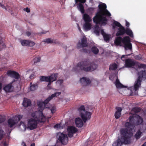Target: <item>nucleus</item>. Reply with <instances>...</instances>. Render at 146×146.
<instances>
[{
	"label": "nucleus",
	"instance_id": "nucleus-14",
	"mask_svg": "<svg viewBox=\"0 0 146 146\" xmlns=\"http://www.w3.org/2000/svg\"><path fill=\"white\" fill-rule=\"evenodd\" d=\"M143 126H144V125H141L140 127V129L137 130L134 136L136 139H139L141 136L142 133L145 132L146 130L145 127H143Z\"/></svg>",
	"mask_w": 146,
	"mask_h": 146
},
{
	"label": "nucleus",
	"instance_id": "nucleus-43",
	"mask_svg": "<svg viewBox=\"0 0 146 146\" xmlns=\"http://www.w3.org/2000/svg\"><path fill=\"white\" fill-rule=\"evenodd\" d=\"M130 54L128 55H123L121 57V59L123 61H124L125 60V61H126V60L127 59V56L129 55Z\"/></svg>",
	"mask_w": 146,
	"mask_h": 146
},
{
	"label": "nucleus",
	"instance_id": "nucleus-37",
	"mask_svg": "<svg viewBox=\"0 0 146 146\" xmlns=\"http://www.w3.org/2000/svg\"><path fill=\"white\" fill-rule=\"evenodd\" d=\"M92 50L93 52L95 54H97L99 52L98 49L96 47H93Z\"/></svg>",
	"mask_w": 146,
	"mask_h": 146
},
{
	"label": "nucleus",
	"instance_id": "nucleus-61",
	"mask_svg": "<svg viewBox=\"0 0 146 146\" xmlns=\"http://www.w3.org/2000/svg\"><path fill=\"white\" fill-rule=\"evenodd\" d=\"M90 9H92V10H93V9H93V8H90Z\"/></svg>",
	"mask_w": 146,
	"mask_h": 146
},
{
	"label": "nucleus",
	"instance_id": "nucleus-30",
	"mask_svg": "<svg viewBox=\"0 0 146 146\" xmlns=\"http://www.w3.org/2000/svg\"><path fill=\"white\" fill-rule=\"evenodd\" d=\"M125 33L127 35H129L131 37L133 36L132 31L129 28H127L125 29Z\"/></svg>",
	"mask_w": 146,
	"mask_h": 146
},
{
	"label": "nucleus",
	"instance_id": "nucleus-34",
	"mask_svg": "<svg viewBox=\"0 0 146 146\" xmlns=\"http://www.w3.org/2000/svg\"><path fill=\"white\" fill-rule=\"evenodd\" d=\"M117 68V65L116 64L114 63L113 64H111L110 67V70H115Z\"/></svg>",
	"mask_w": 146,
	"mask_h": 146
},
{
	"label": "nucleus",
	"instance_id": "nucleus-48",
	"mask_svg": "<svg viewBox=\"0 0 146 146\" xmlns=\"http://www.w3.org/2000/svg\"><path fill=\"white\" fill-rule=\"evenodd\" d=\"M24 10L26 11L27 13H29L30 12V9L28 7L24 9Z\"/></svg>",
	"mask_w": 146,
	"mask_h": 146
},
{
	"label": "nucleus",
	"instance_id": "nucleus-53",
	"mask_svg": "<svg viewBox=\"0 0 146 146\" xmlns=\"http://www.w3.org/2000/svg\"><path fill=\"white\" fill-rule=\"evenodd\" d=\"M3 145L4 146H8V144L6 142H5L3 143Z\"/></svg>",
	"mask_w": 146,
	"mask_h": 146
},
{
	"label": "nucleus",
	"instance_id": "nucleus-32",
	"mask_svg": "<svg viewBox=\"0 0 146 146\" xmlns=\"http://www.w3.org/2000/svg\"><path fill=\"white\" fill-rule=\"evenodd\" d=\"M64 125L62 123L57 124L54 126V128L57 129H61L64 128Z\"/></svg>",
	"mask_w": 146,
	"mask_h": 146
},
{
	"label": "nucleus",
	"instance_id": "nucleus-55",
	"mask_svg": "<svg viewBox=\"0 0 146 146\" xmlns=\"http://www.w3.org/2000/svg\"><path fill=\"white\" fill-rule=\"evenodd\" d=\"M33 76H34V74H31L30 76V78H32Z\"/></svg>",
	"mask_w": 146,
	"mask_h": 146
},
{
	"label": "nucleus",
	"instance_id": "nucleus-45",
	"mask_svg": "<svg viewBox=\"0 0 146 146\" xmlns=\"http://www.w3.org/2000/svg\"><path fill=\"white\" fill-rule=\"evenodd\" d=\"M63 82V80H58L56 82V84L57 85H60Z\"/></svg>",
	"mask_w": 146,
	"mask_h": 146
},
{
	"label": "nucleus",
	"instance_id": "nucleus-20",
	"mask_svg": "<svg viewBox=\"0 0 146 146\" xmlns=\"http://www.w3.org/2000/svg\"><path fill=\"white\" fill-rule=\"evenodd\" d=\"M83 121L80 118H76L75 120L76 126L78 127H82L83 125Z\"/></svg>",
	"mask_w": 146,
	"mask_h": 146
},
{
	"label": "nucleus",
	"instance_id": "nucleus-52",
	"mask_svg": "<svg viewBox=\"0 0 146 146\" xmlns=\"http://www.w3.org/2000/svg\"><path fill=\"white\" fill-rule=\"evenodd\" d=\"M116 26H116L115 24H114V22H113V29H115V28Z\"/></svg>",
	"mask_w": 146,
	"mask_h": 146
},
{
	"label": "nucleus",
	"instance_id": "nucleus-2",
	"mask_svg": "<svg viewBox=\"0 0 146 146\" xmlns=\"http://www.w3.org/2000/svg\"><path fill=\"white\" fill-rule=\"evenodd\" d=\"M98 7L100 10L93 18V21L96 24H99L102 25H105L106 24L107 19L104 16L110 17L111 16V14L106 9V6L105 4L102 3L99 5Z\"/></svg>",
	"mask_w": 146,
	"mask_h": 146
},
{
	"label": "nucleus",
	"instance_id": "nucleus-16",
	"mask_svg": "<svg viewBox=\"0 0 146 146\" xmlns=\"http://www.w3.org/2000/svg\"><path fill=\"white\" fill-rule=\"evenodd\" d=\"M85 47L88 48L86 39L85 36H84L81 39V42H79L77 44V47L78 48H79L81 47Z\"/></svg>",
	"mask_w": 146,
	"mask_h": 146
},
{
	"label": "nucleus",
	"instance_id": "nucleus-15",
	"mask_svg": "<svg viewBox=\"0 0 146 146\" xmlns=\"http://www.w3.org/2000/svg\"><path fill=\"white\" fill-rule=\"evenodd\" d=\"M67 129L68 133V136L70 137H72L73 134L76 133L78 131L76 128L72 126H68Z\"/></svg>",
	"mask_w": 146,
	"mask_h": 146
},
{
	"label": "nucleus",
	"instance_id": "nucleus-3",
	"mask_svg": "<svg viewBox=\"0 0 146 146\" xmlns=\"http://www.w3.org/2000/svg\"><path fill=\"white\" fill-rule=\"evenodd\" d=\"M31 116L33 118L29 119L27 123V129L30 130H33L36 128L38 122H44L46 119L42 112L38 110L32 113Z\"/></svg>",
	"mask_w": 146,
	"mask_h": 146
},
{
	"label": "nucleus",
	"instance_id": "nucleus-9",
	"mask_svg": "<svg viewBox=\"0 0 146 146\" xmlns=\"http://www.w3.org/2000/svg\"><path fill=\"white\" fill-rule=\"evenodd\" d=\"M78 111L80 116L84 123L90 119L91 113V112L85 110L84 106H81L79 108Z\"/></svg>",
	"mask_w": 146,
	"mask_h": 146
},
{
	"label": "nucleus",
	"instance_id": "nucleus-60",
	"mask_svg": "<svg viewBox=\"0 0 146 146\" xmlns=\"http://www.w3.org/2000/svg\"><path fill=\"white\" fill-rule=\"evenodd\" d=\"M144 125V126H143V127H145V129H146V124Z\"/></svg>",
	"mask_w": 146,
	"mask_h": 146
},
{
	"label": "nucleus",
	"instance_id": "nucleus-13",
	"mask_svg": "<svg viewBox=\"0 0 146 146\" xmlns=\"http://www.w3.org/2000/svg\"><path fill=\"white\" fill-rule=\"evenodd\" d=\"M114 24L119 27L118 31L116 34V36L122 35L125 33V29L119 23L116 21H114Z\"/></svg>",
	"mask_w": 146,
	"mask_h": 146
},
{
	"label": "nucleus",
	"instance_id": "nucleus-41",
	"mask_svg": "<svg viewBox=\"0 0 146 146\" xmlns=\"http://www.w3.org/2000/svg\"><path fill=\"white\" fill-rule=\"evenodd\" d=\"M5 120V116L4 115H0V123L4 121Z\"/></svg>",
	"mask_w": 146,
	"mask_h": 146
},
{
	"label": "nucleus",
	"instance_id": "nucleus-58",
	"mask_svg": "<svg viewBox=\"0 0 146 146\" xmlns=\"http://www.w3.org/2000/svg\"><path fill=\"white\" fill-rule=\"evenodd\" d=\"M142 145L143 146H146V142H145V143H144Z\"/></svg>",
	"mask_w": 146,
	"mask_h": 146
},
{
	"label": "nucleus",
	"instance_id": "nucleus-5",
	"mask_svg": "<svg viewBox=\"0 0 146 146\" xmlns=\"http://www.w3.org/2000/svg\"><path fill=\"white\" fill-rule=\"evenodd\" d=\"M60 92H58L52 94L50 96H49L47 98L44 102H43L42 100L39 101L37 102V104L38 106V111H42L45 108H49L51 110V112L52 113H54L56 111V107L55 106H51L49 105H47L49 102L51 100L53 97L55 96H57L60 95Z\"/></svg>",
	"mask_w": 146,
	"mask_h": 146
},
{
	"label": "nucleus",
	"instance_id": "nucleus-8",
	"mask_svg": "<svg viewBox=\"0 0 146 146\" xmlns=\"http://www.w3.org/2000/svg\"><path fill=\"white\" fill-rule=\"evenodd\" d=\"M78 69L86 71H93L97 68V65L93 62L89 61L81 62L77 66Z\"/></svg>",
	"mask_w": 146,
	"mask_h": 146
},
{
	"label": "nucleus",
	"instance_id": "nucleus-25",
	"mask_svg": "<svg viewBox=\"0 0 146 146\" xmlns=\"http://www.w3.org/2000/svg\"><path fill=\"white\" fill-rule=\"evenodd\" d=\"M83 19H84L85 22H91L92 21L91 17L88 15L86 13L84 14Z\"/></svg>",
	"mask_w": 146,
	"mask_h": 146
},
{
	"label": "nucleus",
	"instance_id": "nucleus-44",
	"mask_svg": "<svg viewBox=\"0 0 146 146\" xmlns=\"http://www.w3.org/2000/svg\"><path fill=\"white\" fill-rule=\"evenodd\" d=\"M86 1V0H75V3H77L78 2H79L81 3H84Z\"/></svg>",
	"mask_w": 146,
	"mask_h": 146
},
{
	"label": "nucleus",
	"instance_id": "nucleus-6",
	"mask_svg": "<svg viewBox=\"0 0 146 146\" xmlns=\"http://www.w3.org/2000/svg\"><path fill=\"white\" fill-rule=\"evenodd\" d=\"M130 42V38L129 37L126 36L123 38L121 37H117L115 39L114 43L117 46H121V43H122L125 50H129L131 51L132 46Z\"/></svg>",
	"mask_w": 146,
	"mask_h": 146
},
{
	"label": "nucleus",
	"instance_id": "nucleus-19",
	"mask_svg": "<svg viewBox=\"0 0 146 146\" xmlns=\"http://www.w3.org/2000/svg\"><path fill=\"white\" fill-rule=\"evenodd\" d=\"M7 74L9 76L15 79H18L19 77V74L14 71H8L7 72Z\"/></svg>",
	"mask_w": 146,
	"mask_h": 146
},
{
	"label": "nucleus",
	"instance_id": "nucleus-17",
	"mask_svg": "<svg viewBox=\"0 0 146 146\" xmlns=\"http://www.w3.org/2000/svg\"><path fill=\"white\" fill-rule=\"evenodd\" d=\"M13 81L5 85L3 88L4 90L6 92H12L14 90V86L13 84Z\"/></svg>",
	"mask_w": 146,
	"mask_h": 146
},
{
	"label": "nucleus",
	"instance_id": "nucleus-38",
	"mask_svg": "<svg viewBox=\"0 0 146 146\" xmlns=\"http://www.w3.org/2000/svg\"><path fill=\"white\" fill-rule=\"evenodd\" d=\"M40 60V57H35L33 60V61L34 64H35L37 62H39Z\"/></svg>",
	"mask_w": 146,
	"mask_h": 146
},
{
	"label": "nucleus",
	"instance_id": "nucleus-49",
	"mask_svg": "<svg viewBox=\"0 0 146 146\" xmlns=\"http://www.w3.org/2000/svg\"><path fill=\"white\" fill-rule=\"evenodd\" d=\"M31 35L32 33L29 32H27L26 33V35L28 36H29Z\"/></svg>",
	"mask_w": 146,
	"mask_h": 146
},
{
	"label": "nucleus",
	"instance_id": "nucleus-23",
	"mask_svg": "<svg viewBox=\"0 0 146 146\" xmlns=\"http://www.w3.org/2000/svg\"><path fill=\"white\" fill-rule=\"evenodd\" d=\"M19 128L22 131H25L27 128V125L24 122L21 121L19 125Z\"/></svg>",
	"mask_w": 146,
	"mask_h": 146
},
{
	"label": "nucleus",
	"instance_id": "nucleus-50",
	"mask_svg": "<svg viewBox=\"0 0 146 146\" xmlns=\"http://www.w3.org/2000/svg\"><path fill=\"white\" fill-rule=\"evenodd\" d=\"M130 25V24L129 23L126 21V26L127 27H129Z\"/></svg>",
	"mask_w": 146,
	"mask_h": 146
},
{
	"label": "nucleus",
	"instance_id": "nucleus-21",
	"mask_svg": "<svg viewBox=\"0 0 146 146\" xmlns=\"http://www.w3.org/2000/svg\"><path fill=\"white\" fill-rule=\"evenodd\" d=\"M80 81L82 84L85 86L89 85L91 83V81L88 78L85 77L81 78Z\"/></svg>",
	"mask_w": 146,
	"mask_h": 146
},
{
	"label": "nucleus",
	"instance_id": "nucleus-59",
	"mask_svg": "<svg viewBox=\"0 0 146 146\" xmlns=\"http://www.w3.org/2000/svg\"><path fill=\"white\" fill-rule=\"evenodd\" d=\"M22 145L23 146H26L25 143H23Z\"/></svg>",
	"mask_w": 146,
	"mask_h": 146
},
{
	"label": "nucleus",
	"instance_id": "nucleus-64",
	"mask_svg": "<svg viewBox=\"0 0 146 146\" xmlns=\"http://www.w3.org/2000/svg\"><path fill=\"white\" fill-rule=\"evenodd\" d=\"M1 3H0V4Z\"/></svg>",
	"mask_w": 146,
	"mask_h": 146
},
{
	"label": "nucleus",
	"instance_id": "nucleus-35",
	"mask_svg": "<svg viewBox=\"0 0 146 146\" xmlns=\"http://www.w3.org/2000/svg\"><path fill=\"white\" fill-rule=\"evenodd\" d=\"M100 29L99 27L96 25L94 29V33L97 35H98L99 34V31Z\"/></svg>",
	"mask_w": 146,
	"mask_h": 146
},
{
	"label": "nucleus",
	"instance_id": "nucleus-63",
	"mask_svg": "<svg viewBox=\"0 0 146 146\" xmlns=\"http://www.w3.org/2000/svg\"><path fill=\"white\" fill-rule=\"evenodd\" d=\"M142 146H143L142 145Z\"/></svg>",
	"mask_w": 146,
	"mask_h": 146
},
{
	"label": "nucleus",
	"instance_id": "nucleus-46",
	"mask_svg": "<svg viewBox=\"0 0 146 146\" xmlns=\"http://www.w3.org/2000/svg\"><path fill=\"white\" fill-rule=\"evenodd\" d=\"M3 134V131L0 129V140L2 138Z\"/></svg>",
	"mask_w": 146,
	"mask_h": 146
},
{
	"label": "nucleus",
	"instance_id": "nucleus-11",
	"mask_svg": "<svg viewBox=\"0 0 146 146\" xmlns=\"http://www.w3.org/2000/svg\"><path fill=\"white\" fill-rule=\"evenodd\" d=\"M57 137L58 138V140L63 144L66 145L67 143L68 140V137L64 132L58 133Z\"/></svg>",
	"mask_w": 146,
	"mask_h": 146
},
{
	"label": "nucleus",
	"instance_id": "nucleus-7",
	"mask_svg": "<svg viewBox=\"0 0 146 146\" xmlns=\"http://www.w3.org/2000/svg\"><path fill=\"white\" fill-rule=\"evenodd\" d=\"M138 77L135 81L133 86L131 87V94L132 95L136 94V91L141 86V82L142 78L146 79V70L140 71L138 73Z\"/></svg>",
	"mask_w": 146,
	"mask_h": 146
},
{
	"label": "nucleus",
	"instance_id": "nucleus-56",
	"mask_svg": "<svg viewBox=\"0 0 146 146\" xmlns=\"http://www.w3.org/2000/svg\"><path fill=\"white\" fill-rule=\"evenodd\" d=\"M30 146H35V144L34 143H32Z\"/></svg>",
	"mask_w": 146,
	"mask_h": 146
},
{
	"label": "nucleus",
	"instance_id": "nucleus-18",
	"mask_svg": "<svg viewBox=\"0 0 146 146\" xmlns=\"http://www.w3.org/2000/svg\"><path fill=\"white\" fill-rule=\"evenodd\" d=\"M135 64V62L132 60L127 59L126 60L125 65L127 67H133Z\"/></svg>",
	"mask_w": 146,
	"mask_h": 146
},
{
	"label": "nucleus",
	"instance_id": "nucleus-62",
	"mask_svg": "<svg viewBox=\"0 0 146 146\" xmlns=\"http://www.w3.org/2000/svg\"><path fill=\"white\" fill-rule=\"evenodd\" d=\"M55 146V145H53V146Z\"/></svg>",
	"mask_w": 146,
	"mask_h": 146
},
{
	"label": "nucleus",
	"instance_id": "nucleus-10",
	"mask_svg": "<svg viewBox=\"0 0 146 146\" xmlns=\"http://www.w3.org/2000/svg\"><path fill=\"white\" fill-rule=\"evenodd\" d=\"M58 74H54L50 76H42L40 78V80L42 81H46L49 82L48 86L50 85L52 82L55 81L56 78Z\"/></svg>",
	"mask_w": 146,
	"mask_h": 146
},
{
	"label": "nucleus",
	"instance_id": "nucleus-54",
	"mask_svg": "<svg viewBox=\"0 0 146 146\" xmlns=\"http://www.w3.org/2000/svg\"><path fill=\"white\" fill-rule=\"evenodd\" d=\"M47 32L46 31H43L41 33L42 34H45Z\"/></svg>",
	"mask_w": 146,
	"mask_h": 146
},
{
	"label": "nucleus",
	"instance_id": "nucleus-27",
	"mask_svg": "<svg viewBox=\"0 0 146 146\" xmlns=\"http://www.w3.org/2000/svg\"><path fill=\"white\" fill-rule=\"evenodd\" d=\"M101 34L103 36L104 40L106 41L108 40L110 38V35L106 34L102 30H101Z\"/></svg>",
	"mask_w": 146,
	"mask_h": 146
},
{
	"label": "nucleus",
	"instance_id": "nucleus-31",
	"mask_svg": "<svg viewBox=\"0 0 146 146\" xmlns=\"http://www.w3.org/2000/svg\"><path fill=\"white\" fill-rule=\"evenodd\" d=\"M31 86H30V89L32 91H33L35 90L37 88V85L36 84H32L30 83Z\"/></svg>",
	"mask_w": 146,
	"mask_h": 146
},
{
	"label": "nucleus",
	"instance_id": "nucleus-42",
	"mask_svg": "<svg viewBox=\"0 0 146 146\" xmlns=\"http://www.w3.org/2000/svg\"><path fill=\"white\" fill-rule=\"evenodd\" d=\"M23 116L22 115H18L17 116L14 117L16 118V119H17L18 122L19 121L20 119L22 118Z\"/></svg>",
	"mask_w": 146,
	"mask_h": 146
},
{
	"label": "nucleus",
	"instance_id": "nucleus-39",
	"mask_svg": "<svg viewBox=\"0 0 146 146\" xmlns=\"http://www.w3.org/2000/svg\"><path fill=\"white\" fill-rule=\"evenodd\" d=\"M137 65L139 68H146V64H138Z\"/></svg>",
	"mask_w": 146,
	"mask_h": 146
},
{
	"label": "nucleus",
	"instance_id": "nucleus-4",
	"mask_svg": "<svg viewBox=\"0 0 146 146\" xmlns=\"http://www.w3.org/2000/svg\"><path fill=\"white\" fill-rule=\"evenodd\" d=\"M127 129H121L120 133L123 135L115 141L112 146H121L123 143L129 144L131 142L130 138L133 133L128 131Z\"/></svg>",
	"mask_w": 146,
	"mask_h": 146
},
{
	"label": "nucleus",
	"instance_id": "nucleus-57",
	"mask_svg": "<svg viewBox=\"0 0 146 146\" xmlns=\"http://www.w3.org/2000/svg\"><path fill=\"white\" fill-rule=\"evenodd\" d=\"M78 30H79V31H81V29L80 28L79 26H78Z\"/></svg>",
	"mask_w": 146,
	"mask_h": 146
},
{
	"label": "nucleus",
	"instance_id": "nucleus-29",
	"mask_svg": "<svg viewBox=\"0 0 146 146\" xmlns=\"http://www.w3.org/2000/svg\"><path fill=\"white\" fill-rule=\"evenodd\" d=\"M115 84L117 88H122L124 87V86L120 82L117 78L116 80Z\"/></svg>",
	"mask_w": 146,
	"mask_h": 146
},
{
	"label": "nucleus",
	"instance_id": "nucleus-28",
	"mask_svg": "<svg viewBox=\"0 0 146 146\" xmlns=\"http://www.w3.org/2000/svg\"><path fill=\"white\" fill-rule=\"evenodd\" d=\"M43 41L47 43H56L58 42L56 40L50 38L46 39Z\"/></svg>",
	"mask_w": 146,
	"mask_h": 146
},
{
	"label": "nucleus",
	"instance_id": "nucleus-51",
	"mask_svg": "<svg viewBox=\"0 0 146 146\" xmlns=\"http://www.w3.org/2000/svg\"><path fill=\"white\" fill-rule=\"evenodd\" d=\"M90 48H88V50H85V49H84L83 51H84V52H88V51L89 50H90Z\"/></svg>",
	"mask_w": 146,
	"mask_h": 146
},
{
	"label": "nucleus",
	"instance_id": "nucleus-22",
	"mask_svg": "<svg viewBox=\"0 0 146 146\" xmlns=\"http://www.w3.org/2000/svg\"><path fill=\"white\" fill-rule=\"evenodd\" d=\"M116 111L114 114L115 117L116 119L119 118L121 116V112L122 111V109L120 107H116Z\"/></svg>",
	"mask_w": 146,
	"mask_h": 146
},
{
	"label": "nucleus",
	"instance_id": "nucleus-26",
	"mask_svg": "<svg viewBox=\"0 0 146 146\" xmlns=\"http://www.w3.org/2000/svg\"><path fill=\"white\" fill-rule=\"evenodd\" d=\"M91 22H85L83 27L84 29L86 31H88L90 30L92 27Z\"/></svg>",
	"mask_w": 146,
	"mask_h": 146
},
{
	"label": "nucleus",
	"instance_id": "nucleus-47",
	"mask_svg": "<svg viewBox=\"0 0 146 146\" xmlns=\"http://www.w3.org/2000/svg\"><path fill=\"white\" fill-rule=\"evenodd\" d=\"M0 6L2 8L5 9L6 10H7V9L6 7L4 5L1 4V3L0 4Z\"/></svg>",
	"mask_w": 146,
	"mask_h": 146
},
{
	"label": "nucleus",
	"instance_id": "nucleus-24",
	"mask_svg": "<svg viewBox=\"0 0 146 146\" xmlns=\"http://www.w3.org/2000/svg\"><path fill=\"white\" fill-rule=\"evenodd\" d=\"M31 104V101L29 99L24 98L23 100V105L25 107L29 106Z\"/></svg>",
	"mask_w": 146,
	"mask_h": 146
},
{
	"label": "nucleus",
	"instance_id": "nucleus-12",
	"mask_svg": "<svg viewBox=\"0 0 146 146\" xmlns=\"http://www.w3.org/2000/svg\"><path fill=\"white\" fill-rule=\"evenodd\" d=\"M18 123V121L16 117H13L9 119L8 121V123L10 129H8V130L7 129V133H10L12 130V129L10 128L14 126Z\"/></svg>",
	"mask_w": 146,
	"mask_h": 146
},
{
	"label": "nucleus",
	"instance_id": "nucleus-40",
	"mask_svg": "<svg viewBox=\"0 0 146 146\" xmlns=\"http://www.w3.org/2000/svg\"><path fill=\"white\" fill-rule=\"evenodd\" d=\"M28 43V46H33L35 44V43L34 42L31 40H29V42Z\"/></svg>",
	"mask_w": 146,
	"mask_h": 146
},
{
	"label": "nucleus",
	"instance_id": "nucleus-1",
	"mask_svg": "<svg viewBox=\"0 0 146 146\" xmlns=\"http://www.w3.org/2000/svg\"><path fill=\"white\" fill-rule=\"evenodd\" d=\"M140 111V108L137 107L131 110L130 113L133 115L129 117V122H126L125 123V126L126 128L131 131H133V129H134V131L135 125H140L143 122V119L141 117L137 115L134 114V113H137Z\"/></svg>",
	"mask_w": 146,
	"mask_h": 146
},
{
	"label": "nucleus",
	"instance_id": "nucleus-36",
	"mask_svg": "<svg viewBox=\"0 0 146 146\" xmlns=\"http://www.w3.org/2000/svg\"><path fill=\"white\" fill-rule=\"evenodd\" d=\"M20 42L23 46H28V43L29 42L28 40H23L20 41Z\"/></svg>",
	"mask_w": 146,
	"mask_h": 146
},
{
	"label": "nucleus",
	"instance_id": "nucleus-33",
	"mask_svg": "<svg viewBox=\"0 0 146 146\" xmlns=\"http://www.w3.org/2000/svg\"><path fill=\"white\" fill-rule=\"evenodd\" d=\"M77 8L82 13H84V7L82 4L81 3H79L78 6H77Z\"/></svg>",
	"mask_w": 146,
	"mask_h": 146
}]
</instances>
